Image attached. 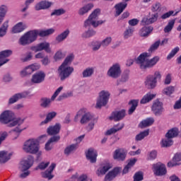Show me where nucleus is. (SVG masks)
<instances>
[{
  "instance_id": "f3484780",
  "label": "nucleus",
  "mask_w": 181,
  "mask_h": 181,
  "mask_svg": "<svg viewBox=\"0 0 181 181\" xmlns=\"http://www.w3.org/2000/svg\"><path fill=\"white\" fill-rule=\"evenodd\" d=\"M11 54H12V50L11 49H6L0 52V67L9 62V59L6 57H9Z\"/></svg>"
},
{
  "instance_id": "393cba45",
  "label": "nucleus",
  "mask_w": 181,
  "mask_h": 181,
  "mask_svg": "<svg viewBox=\"0 0 181 181\" xmlns=\"http://www.w3.org/2000/svg\"><path fill=\"white\" fill-rule=\"evenodd\" d=\"M128 6V4L127 1L120 2L115 6V8L116 9V16H119L120 14H122L124 11H125V8Z\"/></svg>"
},
{
  "instance_id": "a878e982",
  "label": "nucleus",
  "mask_w": 181,
  "mask_h": 181,
  "mask_svg": "<svg viewBox=\"0 0 181 181\" xmlns=\"http://www.w3.org/2000/svg\"><path fill=\"white\" fill-rule=\"evenodd\" d=\"M158 17H159V14L158 13H156L154 14H152L151 17L150 18H144L141 21V23L144 25L155 23V22H156V21H158Z\"/></svg>"
},
{
  "instance_id": "c85d7f7f",
  "label": "nucleus",
  "mask_w": 181,
  "mask_h": 181,
  "mask_svg": "<svg viewBox=\"0 0 181 181\" xmlns=\"http://www.w3.org/2000/svg\"><path fill=\"white\" fill-rule=\"evenodd\" d=\"M124 123L122 124H117L116 125H115L112 128L108 129L106 132H105V135H112V134H116V132H118V131H121V129H122V128H124Z\"/></svg>"
},
{
  "instance_id": "a19ab883",
  "label": "nucleus",
  "mask_w": 181,
  "mask_h": 181,
  "mask_svg": "<svg viewBox=\"0 0 181 181\" xmlns=\"http://www.w3.org/2000/svg\"><path fill=\"white\" fill-rule=\"evenodd\" d=\"M34 37H35V40H37V37L40 36V37H45L46 36V30H32Z\"/></svg>"
},
{
  "instance_id": "2eb2a0df",
  "label": "nucleus",
  "mask_w": 181,
  "mask_h": 181,
  "mask_svg": "<svg viewBox=\"0 0 181 181\" xmlns=\"http://www.w3.org/2000/svg\"><path fill=\"white\" fill-rule=\"evenodd\" d=\"M45 77H46V74L42 71H39L33 75L31 82L34 84H40V83L45 81Z\"/></svg>"
},
{
  "instance_id": "603ef678",
  "label": "nucleus",
  "mask_w": 181,
  "mask_h": 181,
  "mask_svg": "<svg viewBox=\"0 0 181 181\" xmlns=\"http://www.w3.org/2000/svg\"><path fill=\"white\" fill-rule=\"evenodd\" d=\"M175 93V87L173 86H168L163 89V94L165 95H172Z\"/></svg>"
},
{
  "instance_id": "a211bd4d",
  "label": "nucleus",
  "mask_w": 181,
  "mask_h": 181,
  "mask_svg": "<svg viewBox=\"0 0 181 181\" xmlns=\"http://www.w3.org/2000/svg\"><path fill=\"white\" fill-rule=\"evenodd\" d=\"M124 118H125V110L115 111L109 117L110 119H114L115 122L121 121V119H124Z\"/></svg>"
},
{
  "instance_id": "6e6d98bb",
  "label": "nucleus",
  "mask_w": 181,
  "mask_h": 181,
  "mask_svg": "<svg viewBox=\"0 0 181 181\" xmlns=\"http://www.w3.org/2000/svg\"><path fill=\"white\" fill-rule=\"evenodd\" d=\"M179 47H176L173 49H172L169 54L167 56V60H170V59L175 57V56L176 55L177 52H179Z\"/></svg>"
},
{
  "instance_id": "423d86ee",
  "label": "nucleus",
  "mask_w": 181,
  "mask_h": 181,
  "mask_svg": "<svg viewBox=\"0 0 181 181\" xmlns=\"http://www.w3.org/2000/svg\"><path fill=\"white\" fill-rule=\"evenodd\" d=\"M81 117L80 120L81 124H87V122H90L91 119H93V115H91L90 112H86V109H81L74 117L75 122L78 121V118Z\"/></svg>"
},
{
  "instance_id": "412c9836",
  "label": "nucleus",
  "mask_w": 181,
  "mask_h": 181,
  "mask_svg": "<svg viewBox=\"0 0 181 181\" xmlns=\"http://www.w3.org/2000/svg\"><path fill=\"white\" fill-rule=\"evenodd\" d=\"M160 58L158 56H156L150 60L146 61V66L141 65V70H146V69H151L153 67L159 62Z\"/></svg>"
},
{
  "instance_id": "338daca9",
  "label": "nucleus",
  "mask_w": 181,
  "mask_h": 181,
  "mask_svg": "<svg viewBox=\"0 0 181 181\" xmlns=\"http://www.w3.org/2000/svg\"><path fill=\"white\" fill-rule=\"evenodd\" d=\"M35 57V59H42V62L43 63V64H45V63H46V57H45V54L44 52H39V53L36 54Z\"/></svg>"
},
{
  "instance_id": "0eeeda50",
  "label": "nucleus",
  "mask_w": 181,
  "mask_h": 181,
  "mask_svg": "<svg viewBox=\"0 0 181 181\" xmlns=\"http://www.w3.org/2000/svg\"><path fill=\"white\" fill-rule=\"evenodd\" d=\"M162 78V75L159 71H156L154 73V75H148L146 77V80L145 81L146 86L148 87V88H155L156 87V83H158V80H160Z\"/></svg>"
},
{
  "instance_id": "f257e3e1",
  "label": "nucleus",
  "mask_w": 181,
  "mask_h": 181,
  "mask_svg": "<svg viewBox=\"0 0 181 181\" xmlns=\"http://www.w3.org/2000/svg\"><path fill=\"white\" fill-rule=\"evenodd\" d=\"M74 55L70 54L66 57L64 62L58 68V74L61 81H64L66 78H69L73 74L74 68L73 66H69V64L73 62Z\"/></svg>"
},
{
  "instance_id": "aec40b11",
  "label": "nucleus",
  "mask_w": 181,
  "mask_h": 181,
  "mask_svg": "<svg viewBox=\"0 0 181 181\" xmlns=\"http://www.w3.org/2000/svg\"><path fill=\"white\" fill-rule=\"evenodd\" d=\"M148 57H151V53L144 52L136 58V63L140 64V69H142V66H146L145 62Z\"/></svg>"
},
{
  "instance_id": "c756f323",
  "label": "nucleus",
  "mask_w": 181,
  "mask_h": 181,
  "mask_svg": "<svg viewBox=\"0 0 181 181\" xmlns=\"http://www.w3.org/2000/svg\"><path fill=\"white\" fill-rule=\"evenodd\" d=\"M153 122H155V119L153 117H148L144 120H142L139 124V128H146V127H151V125H153Z\"/></svg>"
},
{
  "instance_id": "a18cd8bd",
  "label": "nucleus",
  "mask_w": 181,
  "mask_h": 181,
  "mask_svg": "<svg viewBox=\"0 0 181 181\" xmlns=\"http://www.w3.org/2000/svg\"><path fill=\"white\" fill-rule=\"evenodd\" d=\"M8 12V6L6 5H1L0 6V20L4 21Z\"/></svg>"
},
{
  "instance_id": "58836bf2",
  "label": "nucleus",
  "mask_w": 181,
  "mask_h": 181,
  "mask_svg": "<svg viewBox=\"0 0 181 181\" xmlns=\"http://www.w3.org/2000/svg\"><path fill=\"white\" fill-rule=\"evenodd\" d=\"M8 28H9V21H6L0 27V37H4V36L6 35Z\"/></svg>"
},
{
  "instance_id": "9b49d317",
  "label": "nucleus",
  "mask_w": 181,
  "mask_h": 181,
  "mask_svg": "<svg viewBox=\"0 0 181 181\" xmlns=\"http://www.w3.org/2000/svg\"><path fill=\"white\" fill-rule=\"evenodd\" d=\"M121 65L119 64H114L107 71L108 77L112 78H118L121 76Z\"/></svg>"
},
{
  "instance_id": "0e129e2a",
  "label": "nucleus",
  "mask_w": 181,
  "mask_h": 181,
  "mask_svg": "<svg viewBox=\"0 0 181 181\" xmlns=\"http://www.w3.org/2000/svg\"><path fill=\"white\" fill-rule=\"evenodd\" d=\"M112 41V38H111V37H107L102 41L100 45L103 46V47H105L106 46H108V45H110V43H111Z\"/></svg>"
},
{
  "instance_id": "f8f14e48",
  "label": "nucleus",
  "mask_w": 181,
  "mask_h": 181,
  "mask_svg": "<svg viewBox=\"0 0 181 181\" xmlns=\"http://www.w3.org/2000/svg\"><path fill=\"white\" fill-rule=\"evenodd\" d=\"M39 69H40V65L39 64H33L25 66L21 71L20 74L21 77H26V76H30L32 73L39 70Z\"/></svg>"
},
{
  "instance_id": "6ab92c4d",
  "label": "nucleus",
  "mask_w": 181,
  "mask_h": 181,
  "mask_svg": "<svg viewBox=\"0 0 181 181\" xmlns=\"http://www.w3.org/2000/svg\"><path fill=\"white\" fill-rule=\"evenodd\" d=\"M86 156L90 163H95L97 162L98 153L97 151L94 150V148H89L86 153Z\"/></svg>"
},
{
  "instance_id": "7c9ffc66",
  "label": "nucleus",
  "mask_w": 181,
  "mask_h": 181,
  "mask_svg": "<svg viewBox=\"0 0 181 181\" xmlns=\"http://www.w3.org/2000/svg\"><path fill=\"white\" fill-rule=\"evenodd\" d=\"M54 169H56V163H52L46 170V179L52 180L54 177V175L52 174Z\"/></svg>"
},
{
  "instance_id": "680f3d73",
  "label": "nucleus",
  "mask_w": 181,
  "mask_h": 181,
  "mask_svg": "<svg viewBox=\"0 0 181 181\" xmlns=\"http://www.w3.org/2000/svg\"><path fill=\"white\" fill-rule=\"evenodd\" d=\"M110 169L111 167L110 164H107L106 165H104L102 168H100V175H105Z\"/></svg>"
},
{
  "instance_id": "49530a36",
  "label": "nucleus",
  "mask_w": 181,
  "mask_h": 181,
  "mask_svg": "<svg viewBox=\"0 0 181 181\" xmlns=\"http://www.w3.org/2000/svg\"><path fill=\"white\" fill-rule=\"evenodd\" d=\"M149 135V130H144V132H140L139 134H137L135 137L136 141H142L145 136H148Z\"/></svg>"
},
{
  "instance_id": "bf43d9fd",
  "label": "nucleus",
  "mask_w": 181,
  "mask_h": 181,
  "mask_svg": "<svg viewBox=\"0 0 181 181\" xmlns=\"http://www.w3.org/2000/svg\"><path fill=\"white\" fill-rule=\"evenodd\" d=\"M57 115V113L56 112H49L46 117V124H47V122H50V121H52V119H53V118H54V117Z\"/></svg>"
},
{
  "instance_id": "cd10ccee",
  "label": "nucleus",
  "mask_w": 181,
  "mask_h": 181,
  "mask_svg": "<svg viewBox=\"0 0 181 181\" xmlns=\"http://www.w3.org/2000/svg\"><path fill=\"white\" fill-rule=\"evenodd\" d=\"M155 97H156V94L148 92L143 96V98L140 100V104H148V103H151V101H152V100L155 98Z\"/></svg>"
},
{
  "instance_id": "5fc2aeb1",
  "label": "nucleus",
  "mask_w": 181,
  "mask_h": 181,
  "mask_svg": "<svg viewBox=\"0 0 181 181\" xmlns=\"http://www.w3.org/2000/svg\"><path fill=\"white\" fill-rule=\"evenodd\" d=\"M64 13H66V10L63 8L55 9L51 13V16H60V15H64Z\"/></svg>"
},
{
  "instance_id": "20e7f679",
  "label": "nucleus",
  "mask_w": 181,
  "mask_h": 181,
  "mask_svg": "<svg viewBox=\"0 0 181 181\" xmlns=\"http://www.w3.org/2000/svg\"><path fill=\"white\" fill-rule=\"evenodd\" d=\"M34 163L35 159L30 155H29L28 157L23 158L21 160L18 169L20 172L22 173L20 175V177H21V179H25L30 175V171H29V170L30 169V168H32V166H33Z\"/></svg>"
},
{
  "instance_id": "4be33fe9",
  "label": "nucleus",
  "mask_w": 181,
  "mask_h": 181,
  "mask_svg": "<svg viewBox=\"0 0 181 181\" xmlns=\"http://www.w3.org/2000/svg\"><path fill=\"white\" fill-rule=\"evenodd\" d=\"M114 159H117V160H125L127 158V153L124 151V150L121 148L116 149L113 154Z\"/></svg>"
},
{
  "instance_id": "3c124183",
  "label": "nucleus",
  "mask_w": 181,
  "mask_h": 181,
  "mask_svg": "<svg viewBox=\"0 0 181 181\" xmlns=\"http://www.w3.org/2000/svg\"><path fill=\"white\" fill-rule=\"evenodd\" d=\"M160 46V40L156 41L153 45H151L150 48L148 49V52L152 53V52H155V50H158Z\"/></svg>"
},
{
  "instance_id": "7ed1b4c3",
  "label": "nucleus",
  "mask_w": 181,
  "mask_h": 181,
  "mask_svg": "<svg viewBox=\"0 0 181 181\" xmlns=\"http://www.w3.org/2000/svg\"><path fill=\"white\" fill-rule=\"evenodd\" d=\"M23 151L30 155H42L39 141L37 139L33 138L29 139L23 143Z\"/></svg>"
},
{
  "instance_id": "6e6552de",
  "label": "nucleus",
  "mask_w": 181,
  "mask_h": 181,
  "mask_svg": "<svg viewBox=\"0 0 181 181\" xmlns=\"http://www.w3.org/2000/svg\"><path fill=\"white\" fill-rule=\"evenodd\" d=\"M33 42H36V38L35 37L33 30L25 33L19 40V43L21 46L30 45L33 43Z\"/></svg>"
},
{
  "instance_id": "9d476101",
  "label": "nucleus",
  "mask_w": 181,
  "mask_h": 181,
  "mask_svg": "<svg viewBox=\"0 0 181 181\" xmlns=\"http://www.w3.org/2000/svg\"><path fill=\"white\" fill-rule=\"evenodd\" d=\"M108 100H110V92L102 90L99 93V98L97 100L95 108H101V107H105L108 103Z\"/></svg>"
},
{
  "instance_id": "864d4df0",
  "label": "nucleus",
  "mask_w": 181,
  "mask_h": 181,
  "mask_svg": "<svg viewBox=\"0 0 181 181\" xmlns=\"http://www.w3.org/2000/svg\"><path fill=\"white\" fill-rule=\"evenodd\" d=\"M96 32L94 30H88V31L85 32L82 35V37H85V39H87L88 37H91L93 36H95Z\"/></svg>"
},
{
  "instance_id": "bb28decb",
  "label": "nucleus",
  "mask_w": 181,
  "mask_h": 181,
  "mask_svg": "<svg viewBox=\"0 0 181 181\" xmlns=\"http://www.w3.org/2000/svg\"><path fill=\"white\" fill-rule=\"evenodd\" d=\"M26 29V24L23 22H20L16 24L12 28V33H21Z\"/></svg>"
},
{
  "instance_id": "c03bdc74",
  "label": "nucleus",
  "mask_w": 181,
  "mask_h": 181,
  "mask_svg": "<svg viewBox=\"0 0 181 181\" xmlns=\"http://www.w3.org/2000/svg\"><path fill=\"white\" fill-rule=\"evenodd\" d=\"M175 22H176V20H170L168 25L164 28V32L165 33H169V32H172V29H173L175 26Z\"/></svg>"
},
{
  "instance_id": "13d9d810",
  "label": "nucleus",
  "mask_w": 181,
  "mask_h": 181,
  "mask_svg": "<svg viewBox=\"0 0 181 181\" xmlns=\"http://www.w3.org/2000/svg\"><path fill=\"white\" fill-rule=\"evenodd\" d=\"M14 133V136L12 138L13 141H16L17 138H19V136L21 135V132H22V131H23V129H20L19 127H16V129H14L13 130Z\"/></svg>"
},
{
  "instance_id": "f704fd0d",
  "label": "nucleus",
  "mask_w": 181,
  "mask_h": 181,
  "mask_svg": "<svg viewBox=\"0 0 181 181\" xmlns=\"http://www.w3.org/2000/svg\"><path fill=\"white\" fill-rule=\"evenodd\" d=\"M177 135H179V129L174 127L168 130V132L165 134V138H170L172 139L173 138H176Z\"/></svg>"
},
{
  "instance_id": "774afa93",
  "label": "nucleus",
  "mask_w": 181,
  "mask_h": 181,
  "mask_svg": "<svg viewBox=\"0 0 181 181\" xmlns=\"http://www.w3.org/2000/svg\"><path fill=\"white\" fill-rule=\"evenodd\" d=\"M6 138H8V133L6 132H0V145Z\"/></svg>"
},
{
  "instance_id": "69168bd1",
  "label": "nucleus",
  "mask_w": 181,
  "mask_h": 181,
  "mask_svg": "<svg viewBox=\"0 0 181 181\" xmlns=\"http://www.w3.org/2000/svg\"><path fill=\"white\" fill-rule=\"evenodd\" d=\"M129 78V71H126L122 75L121 81H122L123 83H125L126 81H128Z\"/></svg>"
},
{
  "instance_id": "2f4dec72",
  "label": "nucleus",
  "mask_w": 181,
  "mask_h": 181,
  "mask_svg": "<svg viewBox=\"0 0 181 181\" xmlns=\"http://www.w3.org/2000/svg\"><path fill=\"white\" fill-rule=\"evenodd\" d=\"M139 103V100H131L129 102V105H132L131 107L128 110L129 115H132L134 112H135V110H136V107H138V104Z\"/></svg>"
},
{
  "instance_id": "f03ea898",
  "label": "nucleus",
  "mask_w": 181,
  "mask_h": 181,
  "mask_svg": "<svg viewBox=\"0 0 181 181\" xmlns=\"http://www.w3.org/2000/svg\"><path fill=\"white\" fill-rule=\"evenodd\" d=\"M25 120L23 119L17 118L15 119V114L11 110H5L0 115V122L4 125L8 124V127L12 128L22 125Z\"/></svg>"
},
{
  "instance_id": "c9c22d12",
  "label": "nucleus",
  "mask_w": 181,
  "mask_h": 181,
  "mask_svg": "<svg viewBox=\"0 0 181 181\" xmlns=\"http://www.w3.org/2000/svg\"><path fill=\"white\" fill-rule=\"evenodd\" d=\"M30 50L35 53H37V52H42V50H46V42H40L37 45L32 46L30 47Z\"/></svg>"
},
{
  "instance_id": "09e8293b",
  "label": "nucleus",
  "mask_w": 181,
  "mask_h": 181,
  "mask_svg": "<svg viewBox=\"0 0 181 181\" xmlns=\"http://www.w3.org/2000/svg\"><path fill=\"white\" fill-rule=\"evenodd\" d=\"M70 97H73L72 91H68L66 93H62L58 97L57 101H62V100H64L65 98H70Z\"/></svg>"
},
{
  "instance_id": "4468645a",
  "label": "nucleus",
  "mask_w": 181,
  "mask_h": 181,
  "mask_svg": "<svg viewBox=\"0 0 181 181\" xmlns=\"http://www.w3.org/2000/svg\"><path fill=\"white\" fill-rule=\"evenodd\" d=\"M153 168L154 169V173L156 176H163L167 173L166 166L160 163L153 164Z\"/></svg>"
},
{
  "instance_id": "37998d69",
  "label": "nucleus",
  "mask_w": 181,
  "mask_h": 181,
  "mask_svg": "<svg viewBox=\"0 0 181 181\" xmlns=\"http://www.w3.org/2000/svg\"><path fill=\"white\" fill-rule=\"evenodd\" d=\"M172 145H173V140H172V139L166 138L161 141L162 148H169V146H172Z\"/></svg>"
},
{
  "instance_id": "e2e57ef3",
  "label": "nucleus",
  "mask_w": 181,
  "mask_h": 181,
  "mask_svg": "<svg viewBox=\"0 0 181 181\" xmlns=\"http://www.w3.org/2000/svg\"><path fill=\"white\" fill-rule=\"evenodd\" d=\"M160 4L159 3V1L156 2L155 4H153L151 6V11L153 12H158L159 11V9H160Z\"/></svg>"
},
{
  "instance_id": "5701e85b",
  "label": "nucleus",
  "mask_w": 181,
  "mask_h": 181,
  "mask_svg": "<svg viewBox=\"0 0 181 181\" xmlns=\"http://www.w3.org/2000/svg\"><path fill=\"white\" fill-rule=\"evenodd\" d=\"M13 155V152H8L6 151H0V163H5V162H8L12 156Z\"/></svg>"
},
{
  "instance_id": "ea45409f",
  "label": "nucleus",
  "mask_w": 181,
  "mask_h": 181,
  "mask_svg": "<svg viewBox=\"0 0 181 181\" xmlns=\"http://www.w3.org/2000/svg\"><path fill=\"white\" fill-rule=\"evenodd\" d=\"M93 74H94V68L93 67H88L82 72V76L83 78L91 77Z\"/></svg>"
},
{
  "instance_id": "de8ad7c7",
  "label": "nucleus",
  "mask_w": 181,
  "mask_h": 181,
  "mask_svg": "<svg viewBox=\"0 0 181 181\" xmlns=\"http://www.w3.org/2000/svg\"><path fill=\"white\" fill-rule=\"evenodd\" d=\"M77 149V144H71L70 146H68L64 149V154L65 155H70L71 152H74V151H76Z\"/></svg>"
},
{
  "instance_id": "ddd939ff",
  "label": "nucleus",
  "mask_w": 181,
  "mask_h": 181,
  "mask_svg": "<svg viewBox=\"0 0 181 181\" xmlns=\"http://www.w3.org/2000/svg\"><path fill=\"white\" fill-rule=\"evenodd\" d=\"M151 110L153 111V114L156 117H159L162 115V112H163V103L159 101V100H156L151 107Z\"/></svg>"
},
{
  "instance_id": "052dcab7",
  "label": "nucleus",
  "mask_w": 181,
  "mask_h": 181,
  "mask_svg": "<svg viewBox=\"0 0 181 181\" xmlns=\"http://www.w3.org/2000/svg\"><path fill=\"white\" fill-rule=\"evenodd\" d=\"M144 180V174L141 172H137L134 175V181Z\"/></svg>"
},
{
  "instance_id": "e433bc0d",
  "label": "nucleus",
  "mask_w": 181,
  "mask_h": 181,
  "mask_svg": "<svg viewBox=\"0 0 181 181\" xmlns=\"http://www.w3.org/2000/svg\"><path fill=\"white\" fill-rule=\"evenodd\" d=\"M94 8L93 4H88L84 6L83 7L81 8L78 11V15L83 16V15H86L89 11H91Z\"/></svg>"
},
{
  "instance_id": "72a5a7b5",
  "label": "nucleus",
  "mask_w": 181,
  "mask_h": 181,
  "mask_svg": "<svg viewBox=\"0 0 181 181\" xmlns=\"http://www.w3.org/2000/svg\"><path fill=\"white\" fill-rule=\"evenodd\" d=\"M152 30H153V27L144 26L140 30V36H141V37H146L149 36V35L151 34V32H152Z\"/></svg>"
},
{
  "instance_id": "39448f33",
  "label": "nucleus",
  "mask_w": 181,
  "mask_h": 181,
  "mask_svg": "<svg viewBox=\"0 0 181 181\" xmlns=\"http://www.w3.org/2000/svg\"><path fill=\"white\" fill-rule=\"evenodd\" d=\"M101 13V10L100 8L95 9L92 13L89 16L88 19L84 22V27L88 28L90 25H92L93 28H98L100 25H103V23H105V20H100L98 21V16Z\"/></svg>"
},
{
  "instance_id": "b1692460",
  "label": "nucleus",
  "mask_w": 181,
  "mask_h": 181,
  "mask_svg": "<svg viewBox=\"0 0 181 181\" xmlns=\"http://www.w3.org/2000/svg\"><path fill=\"white\" fill-rule=\"evenodd\" d=\"M60 129H62V126L57 123L55 125L48 127L47 132L49 135H57L60 132Z\"/></svg>"
},
{
  "instance_id": "4d7b16f0",
  "label": "nucleus",
  "mask_w": 181,
  "mask_h": 181,
  "mask_svg": "<svg viewBox=\"0 0 181 181\" xmlns=\"http://www.w3.org/2000/svg\"><path fill=\"white\" fill-rule=\"evenodd\" d=\"M174 13V14H173ZM178 12L177 11L175 13V11H170L167 13H165L164 14H163L161 16V19H168V18H170V16H176V15H177Z\"/></svg>"
},
{
  "instance_id": "473e14b6",
  "label": "nucleus",
  "mask_w": 181,
  "mask_h": 181,
  "mask_svg": "<svg viewBox=\"0 0 181 181\" xmlns=\"http://www.w3.org/2000/svg\"><path fill=\"white\" fill-rule=\"evenodd\" d=\"M35 170H39L41 172L42 177L46 179V162L42 161L38 164V165L35 168Z\"/></svg>"
},
{
  "instance_id": "dca6fc26",
  "label": "nucleus",
  "mask_w": 181,
  "mask_h": 181,
  "mask_svg": "<svg viewBox=\"0 0 181 181\" xmlns=\"http://www.w3.org/2000/svg\"><path fill=\"white\" fill-rule=\"evenodd\" d=\"M121 173V168L116 167L110 171L105 177V181H111Z\"/></svg>"
},
{
  "instance_id": "79ce46f5",
  "label": "nucleus",
  "mask_w": 181,
  "mask_h": 181,
  "mask_svg": "<svg viewBox=\"0 0 181 181\" xmlns=\"http://www.w3.org/2000/svg\"><path fill=\"white\" fill-rule=\"evenodd\" d=\"M135 163H136V159L134 158V159L130 160L129 161V163H127V165L123 169V173L124 175L128 173L129 169H131V168H132V166H134V165H135Z\"/></svg>"
},
{
  "instance_id": "8fccbe9b",
  "label": "nucleus",
  "mask_w": 181,
  "mask_h": 181,
  "mask_svg": "<svg viewBox=\"0 0 181 181\" xmlns=\"http://www.w3.org/2000/svg\"><path fill=\"white\" fill-rule=\"evenodd\" d=\"M35 11L46 9V1H41L35 6Z\"/></svg>"
},
{
  "instance_id": "1a4fd4ad",
  "label": "nucleus",
  "mask_w": 181,
  "mask_h": 181,
  "mask_svg": "<svg viewBox=\"0 0 181 181\" xmlns=\"http://www.w3.org/2000/svg\"><path fill=\"white\" fill-rule=\"evenodd\" d=\"M31 97H33V94H30V91L29 90L16 93L9 98L8 104H15V103H18V101H19V100H22V98H31Z\"/></svg>"
},
{
  "instance_id": "4c0bfd02",
  "label": "nucleus",
  "mask_w": 181,
  "mask_h": 181,
  "mask_svg": "<svg viewBox=\"0 0 181 181\" xmlns=\"http://www.w3.org/2000/svg\"><path fill=\"white\" fill-rule=\"evenodd\" d=\"M69 35H70V30L69 29L66 30L65 31H64L62 33L58 35L56 37V42H57L58 43H60L62 42H63V40H66V39H67V36H69Z\"/></svg>"
}]
</instances>
